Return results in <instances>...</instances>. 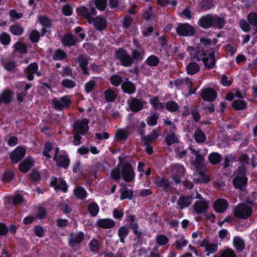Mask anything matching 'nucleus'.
<instances>
[{
    "label": "nucleus",
    "instance_id": "obj_1",
    "mask_svg": "<svg viewBox=\"0 0 257 257\" xmlns=\"http://www.w3.org/2000/svg\"><path fill=\"white\" fill-rule=\"evenodd\" d=\"M252 213L251 208L245 203L238 204L234 209V215L241 219L248 218Z\"/></svg>",
    "mask_w": 257,
    "mask_h": 257
},
{
    "label": "nucleus",
    "instance_id": "obj_2",
    "mask_svg": "<svg viewBox=\"0 0 257 257\" xmlns=\"http://www.w3.org/2000/svg\"><path fill=\"white\" fill-rule=\"evenodd\" d=\"M115 55L120 64L124 67H129L133 63V59L127 51L123 49H119L116 51Z\"/></svg>",
    "mask_w": 257,
    "mask_h": 257
},
{
    "label": "nucleus",
    "instance_id": "obj_3",
    "mask_svg": "<svg viewBox=\"0 0 257 257\" xmlns=\"http://www.w3.org/2000/svg\"><path fill=\"white\" fill-rule=\"evenodd\" d=\"M176 31L179 36L190 37L194 35L195 29L188 23H181L176 28Z\"/></svg>",
    "mask_w": 257,
    "mask_h": 257
},
{
    "label": "nucleus",
    "instance_id": "obj_4",
    "mask_svg": "<svg viewBox=\"0 0 257 257\" xmlns=\"http://www.w3.org/2000/svg\"><path fill=\"white\" fill-rule=\"evenodd\" d=\"M88 123L89 121L86 118L77 120L73 125V131L76 134L84 135L89 130Z\"/></svg>",
    "mask_w": 257,
    "mask_h": 257
},
{
    "label": "nucleus",
    "instance_id": "obj_5",
    "mask_svg": "<svg viewBox=\"0 0 257 257\" xmlns=\"http://www.w3.org/2000/svg\"><path fill=\"white\" fill-rule=\"evenodd\" d=\"M53 108L56 110H63L68 108L71 103V101L68 96H64L61 99L54 98L51 101Z\"/></svg>",
    "mask_w": 257,
    "mask_h": 257
},
{
    "label": "nucleus",
    "instance_id": "obj_6",
    "mask_svg": "<svg viewBox=\"0 0 257 257\" xmlns=\"http://www.w3.org/2000/svg\"><path fill=\"white\" fill-rule=\"evenodd\" d=\"M121 176L126 182H132L135 178V173L132 166L128 163H124L121 169Z\"/></svg>",
    "mask_w": 257,
    "mask_h": 257
},
{
    "label": "nucleus",
    "instance_id": "obj_7",
    "mask_svg": "<svg viewBox=\"0 0 257 257\" xmlns=\"http://www.w3.org/2000/svg\"><path fill=\"white\" fill-rule=\"evenodd\" d=\"M172 178L177 183L181 182V179L184 177L185 169L183 166L175 164L172 166Z\"/></svg>",
    "mask_w": 257,
    "mask_h": 257
},
{
    "label": "nucleus",
    "instance_id": "obj_8",
    "mask_svg": "<svg viewBox=\"0 0 257 257\" xmlns=\"http://www.w3.org/2000/svg\"><path fill=\"white\" fill-rule=\"evenodd\" d=\"M88 23L92 24L95 28L99 31L104 30L106 28L107 24L106 19L102 16H97L95 18L91 17Z\"/></svg>",
    "mask_w": 257,
    "mask_h": 257
},
{
    "label": "nucleus",
    "instance_id": "obj_9",
    "mask_svg": "<svg viewBox=\"0 0 257 257\" xmlns=\"http://www.w3.org/2000/svg\"><path fill=\"white\" fill-rule=\"evenodd\" d=\"M89 8L90 12L88 9L85 7H80L77 9V13L85 18L88 22L91 18V15H95L97 14L96 9L93 6V4L90 5Z\"/></svg>",
    "mask_w": 257,
    "mask_h": 257
},
{
    "label": "nucleus",
    "instance_id": "obj_10",
    "mask_svg": "<svg viewBox=\"0 0 257 257\" xmlns=\"http://www.w3.org/2000/svg\"><path fill=\"white\" fill-rule=\"evenodd\" d=\"M192 207L196 213L202 214L208 210L209 204L206 200H198L194 202Z\"/></svg>",
    "mask_w": 257,
    "mask_h": 257
},
{
    "label": "nucleus",
    "instance_id": "obj_11",
    "mask_svg": "<svg viewBox=\"0 0 257 257\" xmlns=\"http://www.w3.org/2000/svg\"><path fill=\"white\" fill-rule=\"evenodd\" d=\"M187 50L193 59L197 61H203L206 56L203 50L196 49L191 46H188Z\"/></svg>",
    "mask_w": 257,
    "mask_h": 257
},
{
    "label": "nucleus",
    "instance_id": "obj_12",
    "mask_svg": "<svg viewBox=\"0 0 257 257\" xmlns=\"http://www.w3.org/2000/svg\"><path fill=\"white\" fill-rule=\"evenodd\" d=\"M238 171L242 176H237L233 179V184L236 188L242 187L247 182V179L244 177L245 169L243 166L238 168Z\"/></svg>",
    "mask_w": 257,
    "mask_h": 257
},
{
    "label": "nucleus",
    "instance_id": "obj_13",
    "mask_svg": "<svg viewBox=\"0 0 257 257\" xmlns=\"http://www.w3.org/2000/svg\"><path fill=\"white\" fill-rule=\"evenodd\" d=\"M25 154L26 150L24 148L17 147L10 155L11 161L14 163H17L22 159Z\"/></svg>",
    "mask_w": 257,
    "mask_h": 257
},
{
    "label": "nucleus",
    "instance_id": "obj_14",
    "mask_svg": "<svg viewBox=\"0 0 257 257\" xmlns=\"http://www.w3.org/2000/svg\"><path fill=\"white\" fill-rule=\"evenodd\" d=\"M84 238V233L82 231L72 232L70 235L69 244L73 246L76 244H80Z\"/></svg>",
    "mask_w": 257,
    "mask_h": 257
},
{
    "label": "nucleus",
    "instance_id": "obj_15",
    "mask_svg": "<svg viewBox=\"0 0 257 257\" xmlns=\"http://www.w3.org/2000/svg\"><path fill=\"white\" fill-rule=\"evenodd\" d=\"M167 136L165 141L168 146H171L178 142V137L176 134V127L168 128L166 129Z\"/></svg>",
    "mask_w": 257,
    "mask_h": 257
},
{
    "label": "nucleus",
    "instance_id": "obj_16",
    "mask_svg": "<svg viewBox=\"0 0 257 257\" xmlns=\"http://www.w3.org/2000/svg\"><path fill=\"white\" fill-rule=\"evenodd\" d=\"M200 245L205 247L207 256H209L210 254L215 253L218 249V245L216 243L210 242L205 239L201 242Z\"/></svg>",
    "mask_w": 257,
    "mask_h": 257
},
{
    "label": "nucleus",
    "instance_id": "obj_17",
    "mask_svg": "<svg viewBox=\"0 0 257 257\" xmlns=\"http://www.w3.org/2000/svg\"><path fill=\"white\" fill-rule=\"evenodd\" d=\"M58 150H56V154L54 157L58 166L66 168L69 165V160L66 155H57Z\"/></svg>",
    "mask_w": 257,
    "mask_h": 257
},
{
    "label": "nucleus",
    "instance_id": "obj_18",
    "mask_svg": "<svg viewBox=\"0 0 257 257\" xmlns=\"http://www.w3.org/2000/svg\"><path fill=\"white\" fill-rule=\"evenodd\" d=\"M34 163L33 159L31 157H28L19 164V169L21 172H27L33 166Z\"/></svg>",
    "mask_w": 257,
    "mask_h": 257
},
{
    "label": "nucleus",
    "instance_id": "obj_19",
    "mask_svg": "<svg viewBox=\"0 0 257 257\" xmlns=\"http://www.w3.org/2000/svg\"><path fill=\"white\" fill-rule=\"evenodd\" d=\"M216 96V92L212 88H206L202 90L201 93L202 98L204 100L208 101H212L214 100Z\"/></svg>",
    "mask_w": 257,
    "mask_h": 257
},
{
    "label": "nucleus",
    "instance_id": "obj_20",
    "mask_svg": "<svg viewBox=\"0 0 257 257\" xmlns=\"http://www.w3.org/2000/svg\"><path fill=\"white\" fill-rule=\"evenodd\" d=\"M38 66L36 63H33L30 64L26 72L27 74V78L29 80H32L34 79L33 74L36 73L38 76H40L41 74L40 72H38Z\"/></svg>",
    "mask_w": 257,
    "mask_h": 257
},
{
    "label": "nucleus",
    "instance_id": "obj_21",
    "mask_svg": "<svg viewBox=\"0 0 257 257\" xmlns=\"http://www.w3.org/2000/svg\"><path fill=\"white\" fill-rule=\"evenodd\" d=\"M212 15H206L202 17L199 21V25L205 29L212 27Z\"/></svg>",
    "mask_w": 257,
    "mask_h": 257
},
{
    "label": "nucleus",
    "instance_id": "obj_22",
    "mask_svg": "<svg viewBox=\"0 0 257 257\" xmlns=\"http://www.w3.org/2000/svg\"><path fill=\"white\" fill-rule=\"evenodd\" d=\"M228 207L227 202L223 199H220L216 200L214 203V209L219 213H222L225 211Z\"/></svg>",
    "mask_w": 257,
    "mask_h": 257
},
{
    "label": "nucleus",
    "instance_id": "obj_23",
    "mask_svg": "<svg viewBox=\"0 0 257 257\" xmlns=\"http://www.w3.org/2000/svg\"><path fill=\"white\" fill-rule=\"evenodd\" d=\"M96 224L97 226L101 228L109 229L114 226L115 222L111 219L104 218L98 219L97 221Z\"/></svg>",
    "mask_w": 257,
    "mask_h": 257
},
{
    "label": "nucleus",
    "instance_id": "obj_24",
    "mask_svg": "<svg viewBox=\"0 0 257 257\" xmlns=\"http://www.w3.org/2000/svg\"><path fill=\"white\" fill-rule=\"evenodd\" d=\"M192 201V197L191 196H180L177 201V204L180 209H184L190 206Z\"/></svg>",
    "mask_w": 257,
    "mask_h": 257
},
{
    "label": "nucleus",
    "instance_id": "obj_25",
    "mask_svg": "<svg viewBox=\"0 0 257 257\" xmlns=\"http://www.w3.org/2000/svg\"><path fill=\"white\" fill-rule=\"evenodd\" d=\"M76 41V37L71 34H66L61 39L62 44L65 46H73Z\"/></svg>",
    "mask_w": 257,
    "mask_h": 257
},
{
    "label": "nucleus",
    "instance_id": "obj_26",
    "mask_svg": "<svg viewBox=\"0 0 257 257\" xmlns=\"http://www.w3.org/2000/svg\"><path fill=\"white\" fill-rule=\"evenodd\" d=\"M128 104L131 109L134 112H138L143 108L142 102L136 98H132Z\"/></svg>",
    "mask_w": 257,
    "mask_h": 257
},
{
    "label": "nucleus",
    "instance_id": "obj_27",
    "mask_svg": "<svg viewBox=\"0 0 257 257\" xmlns=\"http://www.w3.org/2000/svg\"><path fill=\"white\" fill-rule=\"evenodd\" d=\"M203 62L205 66L208 69L212 68L215 65L214 52H211L208 56H205Z\"/></svg>",
    "mask_w": 257,
    "mask_h": 257
},
{
    "label": "nucleus",
    "instance_id": "obj_28",
    "mask_svg": "<svg viewBox=\"0 0 257 257\" xmlns=\"http://www.w3.org/2000/svg\"><path fill=\"white\" fill-rule=\"evenodd\" d=\"M212 27L221 29L224 26L225 20L223 16H212Z\"/></svg>",
    "mask_w": 257,
    "mask_h": 257
},
{
    "label": "nucleus",
    "instance_id": "obj_29",
    "mask_svg": "<svg viewBox=\"0 0 257 257\" xmlns=\"http://www.w3.org/2000/svg\"><path fill=\"white\" fill-rule=\"evenodd\" d=\"M121 88L124 92L130 94L134 93L136 90V86L130 81L123 82L121 85Z\"/></svg>",
    "mask_w": 257,
    "mask_h": 257
},
{
    "label": "nucleus",
    "instance_id": "obj_30",
    "mask_svg": "<svg viewBox=\"0 0 257 257\" xmlns=\"http://www.w3.org/2000/svg\"><path fill=\"white\" fill-rule=\"evenodd\" d=\"M100 246V243L95 238H93L88 243V247L90 251L94 253H98L99 251Z\"/></svg>",
    "mask_w": 257,
    "mask_h": 257
},
{
    "label": "nucleus",
    "instance_id": "obj_31",
    "mask_svg": "<svg viewBox=\"0 0 257 257\" xmlns=\"http://www.w3.org/2000/svg\"><path fill=\"white\" fill-rule=\"evenodd\" d=\"M0 97L2 103L8 104L12 100L13 93L11 90L7 89L3 91Z\"/></svg>",
    "mask_w": 257,
    "mask_h": 257
},
{
    "label": "nucleus",
    "instance_id": "obj_32",
    "mask_svg": "<svg viewBox=\"0 0 257 257\" xmlns=\"http://www.w3.org/2000/svg\"><path fill=\"white\" fill-rule=\"evenodd\" d=\"M79 65L82 70L83 74L86 75L89 74L88 69L87 68V66L88 64V61L87 57L84 56H80L78 58Z\"/></svg>",
    "mask_w": 257,
    "mask_h": 257
},
{
    "label": "nucleus",
    "instance_id": "obj_33",
    "mask_svg": "<svg viewBox=\"0 0 257 257\" xmlns=\"http://www.w3.org/2000/svg\"><path fill=\"white\" fill-rule=\"evenodd\" d=\"M155 184L157 188L163 190H167L170 186V183L166 178H158L155 181Z\"/></svg>",
    "mask_w": 257,
    "mask_h": 257
},
{
    "label": "nucleus",
    "instance_id": "obj_34",
    "mask_svg": "<svg viewBox=\"0 0 257 257\" xmlns=\"http://www.w3.org/2000/svg\"><path fill=\"white\" fill-rule=\"evenodd\" d=\"M104 96L107 102H111L116 99L117 97V93L114 90L109 88L105 91Z\"/></svg>",
    "mask_w": 257,
    "mask_h": 257
},
{
    "label": "nucleus",
    "instance_id": "obj_35",
    "mask_svg": "<svg viewBox=\"0 0 257 257\" xmlns=\"http://www.w3.org/2000/svg\"><path fill=\"white\" fill-rule=\"evenodd\" d=\"M234 247L239 251H242L245 247L244 241L238 236H235L233 239Z\"/></svg>",
    "mask_w": 257,
    "mask_h": 257
},
{
    "label": "nucleus",
    "instance_id": "obj_36",
    "mask_svg": "<svg viewBox=\"0 0 257 257\" xmlns=\"http://www.w3.org/2000/svg\"><path fill=\"white\" fill-rule=\"evenodd\" d=\"M188 243L187 239H185L183 236H181L174 243L173 245L175 246L177 249L180 250L183 247L186 246Z\"/></svg>",
    "mask_w": 257,
    "mask_h": 257
},
{
    "label": "nucleus",
    "instance_id": "obj_37",
    "mask_svg": "<svg viewBox=\"0 0 257 257\" xmlns=\"http://www.w3.org/2000/svg\"><path fill=\"white\" fill-rule=\"evenodd\" d=\"M186 70L188 74L194 75L199 71V66L195 62H191L187 65Z\"/></svg>",
    "mask_w": 257,
    "mask_h": 257
},
{
    "label": "nucleus",
    "instance_id": "obj_38",
    "mask_svg": "<svg viewBox=\"0 0 257 257\" xmlns=\"http://www.w3.org/2000/svg\"><path fill=\"white\" fill-rule=\"evenodd\" d=\"M208 160L212 165H216L220 163L221 160V156L216 152H213L208 156Z\"/></svg>",
    "mask_w": 257,
    "mask_h": 257
},
{
    "label": "nucleus",
    "instance_id": "obj_39",
    "mask_svg": "<svg viewBox=\"0 0 257 257\" xmlns=\"http://www.w3.org/2000/svg\"><path fill=\"white\" fill-rule=\"evenodd\" d=\"M145 51L141 48L134 50L132 52V57L134 59L140 61L143 59Z\"/></svg>",
    "mask_w": 257,
    "mask_h": 257
},
{
    "label": "nucleus",
    "instance_id": "obj_40",
    "mask_svg": "<svg viewBox=\"0 0 257 257\" xmlns=\"http://www.w3.org/2000/svg\"><path fill=\"white\" fill-rule=\"evenodd\" d=\"M129 233L128 228L125 226H121L118 230V235L120 238V242L124 243V239Z\"/></svg>",
    "mask_w": 257,
    "mask_h": 257
},
{
    "label": "nucleus",
    "instance_id": "obj_41",
    "mask_svg": "<svg viewBox=\"0 0 257 257\" xmlns=\"http://www.w3.org/2000/svg\"><path fill=\"white\" fill-rule=\"evenodd\" d=\"M204 160V157L201 154L195 156L194 159L193 157L191 158V164L196 169L199 168L202 165Z\"/></svg>",
    "mask_w": 257,
    "mask_h": 257
},
{
    "label": "nucleus",
    "instance_id": "obj_42",
    "mask_svg": "<svg viewBox=\"0 0 257 257\" xmlns=\"http://www.w3.org/2000/svg\"><path fill=\"white\" fill-rule=\"evenodd\" d=\"M66 53L60 49H57L53 56L54 60H63L67 57Z\"/></svg>",
    "mask_w": 257,
    "mask_h": 257
},
{
    "label": "nucleus",
    "instance_id": "obj_43",
    "mask_svg": "<svg viewBox=\"0 0 257 257\" xmlns=\"http://www.w3.org/2000/svg\"><path fill=\"white\" fill-rule=\"evenodd\" d=\"M194 139L198 143H203L206 140V136L201 130H197L194 133Z\"/></svg>",
    "mask_w": 257,
    "mask_h": 257
},
{
    "label": "nucleus",
    "instance_id": "obj_44",
    "mask_svg": "<svg viewBox=\"0 0 257 257\" xmlns=\"http://www.w3.org/2000/svg\"><path fill=\"white\" fill-rule=\"evenodd\" d=\"M11 32L15 35H21L24 31L23 27L19 25H13L10 27Z\"/></svg>",
    "mask_w": 257,
    "mask_h": 257
},
{
    "label": "nucleus",
    "instance_id": "obj_45",
    "mask_svg": "<svg viewBox=\"0 0 257 257\" xmlns=\"http://www.w3.org/2000/svg\"><path fill=\"white\" fill-rule=\"evenodd\" d=\"M74 193L75 195L79 199H84L87 196V193L86 190L81 187H78L76 188L74 190Z\"/></svg>",
    "mask_w": 257,
    "mask_h": 257
},
{
    "label": "nucleus",
    "instance_id": "obj_46",
    "mask_svg": "<svg viewBox=\"0 0 257 257\" xmlns=\"http://www.w3.org/2000/svg\"><path fill=\"white\" fill-rule=\"evenodd\" d=\"M159 63V58L155 55H151L146 60V63L150 66L155 67Z\"/></svg>",
    "mask_w": 257,
    "mask_h": 257
},
{
    "label": "nucleus",
    "instance_id": "obj_47",
    "mask_svg": "<svg viewBox=\"0 0 257 257\" xmlns=\"http://www.w3.org/2000/svg\"><path fill=\"white\" fill-rule=\"evenodd\" d=\"M88 210L92 216H95L98 213L99 207L95 203H91L88 206Z\"/></svg>",
    "mask_w": 257,
    "mask_h": 257
},
{
    "label": "nucleus",
    "instance_id": "obj_48",
    "mask_svg": "<svg viewBox=\"0 0 257 257\" xmlns=\"http://www.w3.org/2000/svg\"><path fill=\"white\" fill-rule=\"evenodd\" d=\"M166 108L170 112H175L179 109V106L177 102L174 101H169L166 104Z\"/></svg>",
    "mask_w": 257,
    "mask_h": 257
},
{
    "label": "nucleus",
    "instance_id": "obj_49",
    "mask_svg": "<svg viewBox=\"0 0 257 257\" xmlns=\"http://www.w3.org/2000/svg\"><path fill=\"white\" fill-rule=\"evenodd\" d=\"M246 106L245 101L241 100H236L232 103V107L236 110L244 109Z\"/></svg>",
    "mask_w": 257,
    "mask_h": 257
},
{
    "label": "nucleus",
    "instance_id": "obj_50",
    "mask_svg": "<svg viewBox=\"0 0 257 257\" xmlns=\"http://www.w3.org/2000/svg\"><path fill=\"white\" fill-rule=\"evenodd\" d=\"M96 83L95 81L91 80L86 82L84 85L85 90L87 93H90L96 88Z\"/></svg>",
    "mask_w": 257,
    "mask_h": 257
},
{
    "label": "nucleus",
    "instance_id": "obj_51",
    "mask_svg": "<svg viewBox=\"0 0 257 257\" xmlns=\"http://www.w3.org/2000/svg\"><path fill=\"white\" fill-rule=\"evenodd\" d=\"M3 64L5 69L9 71H14L16 67V63L13 60L5 61L3 62Z\"/></svg>",
    "mask_w": 257,
    "mask_h": 257
},
{
    "label": "nucleus",
    "instance_id": "obj_52",
    "mask_svg": "<svg viewBox=\"0 0 257 257\" xmlns=\"http://www.w3.org/2000/svg\"><path fill=\"white\" fill-rule=\"evenodd\" d=\"M110 81L112 85L118 86L122 83V78L119 75L114 74L110 77Z\"/></svg>",
    "mask_w": 257,
    "mask_h": 257
},
{
    "label": "nucleus",
    "instance_id": "obj_53",
    "mask_svg": "<svg viewBox=\"0 0 257 257\" xmlns=\"http://www.w3.org/2000/svg\"><path fill=\"white\" fill-rule=\"evenodd\" d=\"M160 132L157 130H154L148 136H146L145 140L148 142H152L156 140L160 136Z\"/></svg>",
    "mask_w": 257,
    "mask_h": 257
},
{
    "label": "nucleus",
    "instance_id": "obj_54",
    "mask_svg": "<svg viewBox=\"0 0 257 257\" xmlns=\"http://www.w3.org/2000/svg\"><path fill=\"white\" fill-rule=\"evenodd\" d=\"M107 4V0H95L96 8L100 11L105 10Z\"/></svg>",
    "mask_w": 257,
    "mask_h": 257
},
{
    "label": "nucleus",
    "instance_id": "obj_55",
    "mask_svg": "<svg viewBox=\"0 0 257 257\" xmlns=\"http://www.w3.org/2000/svg\"><path fill=\"white\" fill-rule=\"evenodd\" d=\"M127 136V132L124 130H117L115 133V138L119 141L126 140Z\"/></svg>",
    "mask_w": 257,
    "mask_h": 257
},
{
    "label": "nucleus",
    "instance_id": "obj_56",
    "mask_svg": "<svg viewBox=\"0 0 257 257\" xmlns=\"http://www.w3.org/2000/svg\"><path fill=\"white\" fill-rule=\"evenodd\" d=\"M14 48L15 51L21 53H25L27 51V47L25 44L21 42H17L15 44Z\"/></svg>",
    "mask_w": 257,
    "mask_h": 257
},
{
    "label": "nucleus",
    "instance_id": "obj_57",
    "mask_svg": "<svg viewBox=\"0 0 257 257\" xmlns=\"http://www.w3.org/2000/svg\"><path fill=\"white\" fill-rule=\"evenodd\" d=\"M159 118L158 114L156 113L153 114L152 115L148 117L147 119V122L148 125L151 126H154L157 124V120Z\"/></svg>",
    "mask_w": 257,
    "mask_h": 257
},
{
    "label": "nucleus",
    "instance_id": "obj_58",
    "mask_svg": "<svg viewBox=\"0 0 257 257\" xmlns=\"http://www.w3.org/2000/svg\"><path fill=\"white\" fill-rule=\"evenodd\" d=\"M247 19L249 24L255 27L257 30V14L253 13L249 14Z\"/></svg>",
    "mask_w": 257,
    "mask_h": 257
},
{
    "label": "nucleus",
    "instance_id": "obj_59",
    "mask_svg": "<svg viewBox=\"0 0 257 257\" xmlns=\"http://www.w3.org/2000/svg\"><path fill=\"white\" fill-rule=\"evenodd\" d=\"M62 85L67 88L71 89L76 86V83L74 81L69 79H65L61 81Z\"/></svg>",
    "mask_w": 257,
    "mask_h": 257
},
{
    "label": "nucleus",
    "instance_id": "obj_60",
    "mask_svg": "<svg viewBox=\"0 0 257 257\" xmlns=\"http://www.w3.org/2000/svg\"><path fill=\"white\" fill-rule=\"evenodd\" d=\"M168 242V237L163 234H160L156 237V242L160 245H164Z\"/></svg>",
    "mask_w": 257,
    "mask_h": 257
},
{
    "label": "nucleus",
    "instance_id": "obj_61",
    "mask_svg": "<svg viewBox=\"0 0 257 257\" xmlns=\"http://www.w3.org/2000/svg\"><path fill=\"white\" fill-rule=\"evenodd\" d=\"M199 178L198 180L201 183H207L210 180V178L208 175L205 174L202 171H199L198 172Z\"/></svg>",
    "mask_w": 257,
    "mask_h": 257
},
{
    "label": "nucleus",
    "instance_id": "obj_62",
    "mask_svg": "<svg viewBox=\"0 0 257 257\" xmlns=\"http://www.w3.org/2000/svg\"><path fill=\"white\" fill-rule=\"evenodd\" d=\"M130 227L133 230L134 234L138 237H141L142 235V232L139 230V225L136 221L132 222L130 224Z\"/></svg>",
    "mask_w": 257,
    "mask_h": 257
},
{
    "label": "nucleus",
    "instance_id": "obj_63",
    "mask_svg": "<svg viewBox=\"0 0 257 257\" xmlns=\"http://www.w3.org/2000/svg\"><path fill=\"white\" fill-rule=\"evenodd\" d=\"M0 41L4 45H8L11 41V38L9 34L3 33L0 35Z\"/></svg>",
    "mask_w": 257,
    "mask_h": 257
},
{
    "label": "nucleus",
    "instance_id": "obj_64",
    "mask_svg": "<svg viewBox=\"0 0 257 257\" xmlns=\"http://www.w3.org/2000/svg\"><path fill=\"white\" fill-rule=\"evenodd\" d=\"M150 103L152 104L153 107L157 109H161L164 107L163 103L160 102L159 100L157 97H154L150 100Z\"/></svg>",
    "mask_w": 257,
    "mask_h": 257
}]
</instances>
